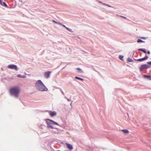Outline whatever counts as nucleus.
Returning <instances> with one entry per match:
<instances>
[{
    "label": "nucleus",
    "instance_id": "nucleus-1",
    "mask_svg": "<svg viewBox=\"0 0 151 151\" xmlns=\"http://www.w3.org/2000/svg\"><path fill=\"white\" fill-rule=\"evenodd\" d=\"M35 86L36 88L41 91H47L48 89L40 80H38L36 83Z\"/></svg>",
    "mask_w": 151,
    "mask_h": 151
},
{
    "label": "nucleus",
    "instance_id": "nucleus-2",
    "mask_svg": "<svg viewBox=\"0 0 151 151\" xmlns=\"http://www.w3.org/2000/svg\"><path fill=\"white\" fill-rule=\"evenodd\" d=\"M20 91V89L18 87H13L9 90V91L11 95L16 97L18 96Z\"/></svg>",
    "mask_w": 151,
    "mask_h": 151
},
{
    "label": "nucleus",
    "instance_id": "nucleus-3",
    "mask_svg": "<svg viewBox=\"0 0 151 151\" xmlns=\"http://www.w3.org/2000/svg\"><path fill=\"white\" fill-rule=\"evenodd\" d=\"M47 120L48 121H47L46 122L47 123V127L49 128H50L52 129L53 128V127L51 125V124H52V123L58 125V124L57 122H56L52 120L49 119H47Z\"/></svg>",
    "mask_w": 151,
    "mask_h": 151
},
{
    "label": "nucleus",
    "instance_id": "nucleus-4",
    "mask_svg": "<svg viewBox=\"0 0 151 151\" xmlns=\"http://www.w3.org/2000/svg\"><path fill=\"white\" fill-rule=\"evenodd\" d=\"M150 68V67L147 65L146 64H143L141 65L140 67V70L141 71L144 69H147Z\"/></svg>",
    "mask_w": 151,
    "mask_h": 151
},
{
    "label": "nucleus",
    "instance_id": "nucleus-5",
    "mask_svg": "<svg viewBox=\"0 0 151 151\" xmlns=\"http://www.w3.org/2000/svg\"><path fill=\"white\" fill-rule=\"evenodd\" d=\"M8 68L12 69H14L16 70H17L18 69L17 66L14 65H9L8 66Z\"/></svg>",
    "mask_w": 151,
    "mask_h": 151
},
{
    "label": "nucleus",
    "instance_id": "nucleus-6",
    "mask_svg": "<svg viewBox=\"0 0 151 151\" xmlns=\"http://www.w3.org/2000/svg\"><path fill=\"white\" fill-rule=\"evenodd\" d=\"M51 72H52L51 71H47L45 72L44 73V76L46 78H48L49 77L50 73Z\"/></svg>",
    "mask_w": 151,
    "mask_h": 151
},
{
    "label": "nucleus",
    "instance_id": "nucleus-7",
    "mask_svg": "<svg viewBox=\"0 0 151 151\" xmlns=\"http://www.w3.org/2000/svg\"><path fill=\"white\" fill-rule=\"evenodd\" d=\"M49 114L51 116H53L56 114V113L55 111H50L49 112Z\"/></svg>",
    "mask_w": 151,
    "mask_h": 151
},
{
    "label": "nucleus",
    "instance_id": "nucleus-8",
    "mask_svg": "<svg viewBox=\"0 0 151 151\" xmlns=\"http://www.w3.org/2000/svg\"><path fill=\"white\" fill-rule=\"evenodd\" d=\"M148 58V57L147 56H146L145 57H144V58L139 59L137 60V61H140V62L142 61H143L145 60H146Z\"/></svg>",
    "mask_w": 151,
    "mask_h": 151
},
{
    "label": "nucleus",
    "instance_id": "nucleus-9",
    "mask_svg": "<svg viewBox=\"0 0 151 151\" xmlns=\"http://www.w3.org/2000/svg\"><path fill=\"white\" fill-rule=\"evenodd\" d=\"M66 145L67 147L70 150H72L73 149V146L71 145L66 143Z\"/></svg>",
    "mask_w": 151,
    "mask_h": 151
},
{
    "label": "nucleus",
    "instance_id": "nucleus-10",
    "mask_svg": "<svg viewBox=\"0 0 151 151\" xmlns=\"http://www.w3.org/2000/svg\"><path fill=\"white\" fill-rule=\"evenodd\" d=\"M144 77L145 78H147L150 80H151V76H147V75H145L144 76Z\"/></svg>",
    "mask_w": 151,
    "mask_h": 151
},
{
    "label": "nucleus",
    "instance_id": "nucleus-11",
    "mask_svg": "<svg viewBox=\"0 0 151 151\" xmlns=\"http://www.w3.org/2000/svg\"><path fill=\"white\" fill-rule=\"evenodd\" d=\"M138 50H139L145 53H147V51H146V50L145 49H139Z\"/></svg>",
    "mask_w": 151,
    "mask_h": 151
},
{
    "label": "nucleus",
    "instance_id": "nucleus-12",
    "mask_svg": "<svg viewBox=\"0 0 151 151\" xmlns=\"http://www.w3.org/2000/svg\"><path fill=\"white\" fill-rule=\"evenodd\" d=\"M122 131H123L125 134H127L129 132V131L127 130H122Z\"/></svg>",
    "mask_w": 151,
    "mask_h": 151
},
{
    "label": "nucleus",
    "instance_id": "nucleus-13",
    "mask_svg": "<svg viewBox=\"0 0 151 151\" xmlns=\"http://www.w3.org/2000/svg\"><path fill=\"white\" fill-rule=\"evenodd\" d=\"M52 22H53L54 23H56V24H59V25H62V24H61V23H59V22H56V21H55V20H53L52 21Z\"/></svg>",
    "mask_w": 151,
    "mask_h": 151
},
{
    "label": "nucleus",
    "instance_id": "nucleus-14",
    "mask_svg": "<svg viewBox=\"0 0 151 151\" xmlns=\"http://www.w3.org/2000/svg\"><path fill=\"white\" fill-rule=\"evenodd\" d=\"M75 78L77 79H78V80H80L81 81H83V78H80V77L76 76L75 77Z\"/></svg>",
    "mask_w": 151,
    "mask_h": 151
},
{
    "label": "nucleus",
    "instance_id": "nucleus-15",
    "mask_svg": "<svg viewBox=\"0 0 151 151\" xmlns=\"http://www.w3.org/2000/svg\"><path fill=\"white\" fill-rule=\"evenodd\" d=\"M137 42L138 43L142 42H145L142 41L141 40H140L139 39H138L137 40Z\"/></svg>",
    "mask_w": 151,
    "mask_h": 151
},
{
    "label": "nucleus",
    "instance_id": "nucleus-16",
    "mask_svg": "<svg viewBox=\"0 0 151 151\" xmlns=\"http://www.w3.org/2000/svg\"><path fill=\"white\" fill-rule=\"evenodd\" d=\"M17 76L18 77L23 78H25V76H22V75H18Z\"/></svg>",
    "mask_w": 151,
    "mask_h": 151
},
{
    "label": "nucleus",
    "instance_id": "nucleus-17",
    "mask_svg": "<svg viewBox=\"0 0 151 151\" xmlns=\"http://www.w3.org/2000/svg\"><path fill=\"white\" fill-rule=\"evenodd\" d=\"M127 60H128V62H132L133 61L130 58H128V59Z\"/></svg>",
    "mask_w": 151,
    "mask_h": 151
},
{
    "label": "nucleus",
    "instance_id": "nucleus-18",
    "mask_svg": "<svg viewBox=\"0 0 151 151\" xmlns=\"http://www.w3.org/2000/svg\"><path fill=\"white\" fill-rule=\"evenodd\" d=\"M65 28H66V29H67L70 32H72V30L71 29H69L67 27H65Z\"/></svg>",
    "mask_w": 151,
    "mask_h": 151
},
{
    "label": "nucleus",
    "instance_id": "nucleus-19",
    "mask_svg": "<svg viewBox=\"0 0 151 151\" xmlns=\"http://www.w3.org/2000/svg\"><path fill=\"white\" fill-rule=\"evenodd\" d=\"M76 69H77V70H79V71L80 72H82V70H81V69H80V68H77Z\"/></svg>",
    "mask_w": 151,
    "mask_h": 151
},
{
    "label": "nucleus",
    "instance_id": "nucleus-20",
    "mask_svg": "<svg viewBox=\"0 0 151 151\" xmlns=\"http://www.w3.org/2000/svg\"><path fill=\"white\" fill-rule=\"evenodd\" d=\"M123 58V56H120L119 57V58L122 60V58Z\"/></svg>",
    "mask_w": 151,
    "mask_h": 151
},
{
    "label": "nucleus",
    "instance_id": "nucleus-21",
    "mask_svg": "<svg viewBox=\"0 0 151 151\" xmlns=\"http://www.w3.org/2000/svg\"><path fill=\"white\" fill-rule=\"evenodd\" d=\"M140 38L141 39H146V38L145 37H140Z\"/></svg>",
    "mask_w": 151,
    "mask_h": 151
},
{
    "label": "nucleus",
    "instance_id": "nucleus-22",
    "mask_svg": "<svg viewBox=\"0 0 151 151\" xmlns=\"http://www.w3.org/2000/svg\"><path fill=\"white\" fill-rule=\"evenodd\" d=\"M0 4H1V5H3L2 0H0Z\"/></svg>",
    "mask_w": 151,
    "mask_h": 151
},
{
    "label": "nucleus",
    "instance_id": "nucleus-23",
    "mask_svg": "<svg viewBox=\"0 0 151 151\" xmlns=\"http://www.w3.org/2000/svg\"><path fill=\"white\" fill-rule=\"evenodd\" d=\"M3 3L4 4L5 6H7V5L6 4V3H5L4 2H3Z\"/></svg>",
    "mask_w": 151,
    "mask_h": 151
},
{
    "label": "nucleus",
    "instance_id": "nucleus-24",
    "mask_svg": "<svg viewBox=\"0 0 151 151\" xmlns=\"http://www.w3.org/2000/svg\"><path fill=\"white\" fill-rule=\"evenodd\" d=\"M147 63L151 65V61L147 62Z\"/></svg>",
    "mask_w": 151,
    "mask_h": 151
},
{
    "label": "nucleus",
    "instance_id": "nucleus-25",
    "mask_svg": "<svg viewBox=\"0 0 151 151\" xmlns=\"http://www.w3.org/2000/svg\"><path fill=\"white\" fill-rule=\"evenodd\" d=\"M147 63L151 65V61L147 62Z\"/></svg>",
    "mask_w": 151,
    "mask_h": 151
},
{
    "label": "nucleus",
    "instance_id": "nucleus-26",
    "mask_svg": "<svg viewBox=\"0 0 151 151\" xmlns=\"http://www.w3.org/2000/svg\"><path fill=\"white\" fill-rule=\"evenodd\" d=\"M61 25V26H63V27H65H65H66L65 25H63V24H62V25Z\"/></svg>",
    "mask_w": 151,
    "mask_h": 151
},
{
    "label": "nucleus",
    "instance_id": "nucleus-27",
    "mask_svg": "<svg viewBox=\"0 0 151 151\" xmlns=\"http://www.w3.org/2000/svg\"><path fill=\"white\" fill-rule=\"evenodd\" d=\"M120 17H123V18H124V19H126V17H123V16H120Z\"/></svg>",
    "mask_w": 151,
    "mask_h": 151
},
{
    "label": "nucleus",
    "instance_id": "nucleus-28",
    "mask_svg": "<svg viewBox=\"0 0 151 151\" xmlns=\"http://www.w3.org/2000/svg\"><path fill=\"white\" fill-rule=\"evenodd\" d=\"M104 4V5H107V6H108L110 7V6H109V5H108L106 4Z\"/></svg>",
    "mask_w": 151,
    "mask_h": 151
},
{
    "label": "nucleus",
    "instance_id": "nucleus-29",
    "mask_svg": "<svg viewBox=\"0 0 151 151\" xmlns=\"http://www.w3.org/2000/svg\"><path fill=\"white\" fill-rule=\"evenodd\" d=\"M147 52L148 54H150V52L149 51H148Z\"/></svg>",
    "mask_w": 151,
    "mask_h": 151
},
{
    "label": "nucleus",
    "instance_id": "nucleus-30",
    "mask_svg": "<svg viewBox=\"0 0 151 151\" xmlns=\"http://www.w3.org/2000/svg\"><path fill=\"white\" fill-rule=\"evenodd\" d=\"M99 2L101 3H102L100 1Z\"/></svg>",
    "mask_w": 151,
    "mask_h": 151
},
{
    "label": "nucleus",
    "instance_id": "nucleus-31",
    "mask_svg": "<svg viewBox=\"0 0 151 151\" xmlns=\"http://www.w3.org/2000/svg\"><path fill=\"white\" fill-rule=\"evenodd\" d=\"M57 151H60L59 150H58Z\"/></svg>",
    "mask_w": 151,
    "mask_h": 151
}]
</instances>
